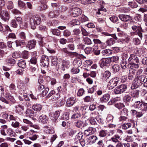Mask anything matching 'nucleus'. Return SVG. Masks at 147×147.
<instances>
[{
	"instance_id": "57",
	"label": "nucleus",
	"mask_w": 147,
	"mask_h": 147,
	"mask_svg": "<svg viewBox=\"0 0 147 147\" xmlns=\"http://www.w3.org/2000/svg\"><path fill=\"white\" fill-rule=\"evenodd\" d=\"M84 90L83 88L79 89L77 93V96H82L84 94Z\"/></svg>"
},
{
	"instance_id": "49",
	"label": "nucleus",
	"mask_w": 147,
	"mask_h": 147,
	"mask_svg": "<svg viewBox=\"0 0 147 147\" xmlns=\"http://www.w3.org/2000/svg\"><path fill=\"white\" fill-rule=\"evenodd\" d=\"M20 125V123L18 121H13L12 122L11 125V126L15 128H17L19 127Z\"/></svg>"
},
{
	"instance_id": "13",
	"label": "nucleus",
	"mask_w": 147,
	"mask_h": 147,
	"mask_svg": "<svg viewBox=\"0 0 147 147\" xmlns=\"http://www.w3.org/2000/svg\"><path fill=\"white\" fill-rule=\"evenodd\" d=\"M75 126L78 128H82L86 126L88 124L86 121L81 120H77L74 123Z\"/></svg>"
},
{
	"instance_id": "18",
	"label": "nucleus",
	"mask_w": 147,
	"mask_h": 147,
	"mask_svg": "<svg viewBox=\"0 0 147 147\" xmlns=\"http://www.w3.org/2000/svg\"><path fill=\"white\" fill-rule=\"evenodd\" d=\"M118 17L121 21L123 22H127L131 19L130 16L125 14H119Z\"/></svg>"
},
{
	"instance_id": "5",
	"label": "nucleus",
	"mask_w": 147,
	"mask_h": 147,
	"mask_svg": "<svg viewBox=\"0 0 147 147\" xmlns=\"http://www.w3.org/2000/svg\"><path fill=\"white\" fill-rule=\"evenodd\" d=\"M119 80V79L117 77L111 79L109 82L107 86L109 90L112 89L117 85Z\"/></svg>"
},
{
	"instance_id": "42",
	"label": "nucleus",
	"mask_w": 147,
	"mask_h": 147,
	"mask_svg": "<svg viewBox=\"0 0 147 147\" xmlns=\"http://www.w3.org/2000/svg\"><path fill=\"white\" fill-rule=\"evenodd\" d=\"M139 90H135L131 92V96L133 98H137L138 97Z\"/></svg>"
},
{
	"instance_id": "31",
	"label": "nucleus",
	"mask_w": 147,
	"mask_h": 147,
	"mask_svg": "<svg viewBox=\"0 0 147 147\" xmlns=\"http://www.w3.org/2000/svg\"><path fill=\"white\" fill-rule=\"evenodd\" d=\"M115 42V40L112 38H111L107 40L106 43L107 46H110L114 44Z\"/></svg>"
},
{
	"instance_id": "28",
	"label": "nucleus",
	"mask_w": 147,
	"mask_h": 147,
	"mask_svg": "<svg viewBox=\"0 0 147 147\" xmlns=\"http://www.w3.org/2000/svg\"><path fill=\"white\" fill-rule=\"evenodd\" d=\"M7 134L10 137H14L16 135L15 132L11 128H9L6 129Z\"/></svg>"
},
{
	"instance_id": "40",
	"label": "nucleus",
	"mask_w": 147,
	"mask_h": 147,
	"mask_svg": "<svg viewBox=\"0 0 147 147\" xmlns=\"http://www.w3.org/2000/svg\"><path fill=\"white\" fill-rule=\"evenodd\" d=\"M112 69L114 73H116L119 70V65L118 64H114L112 67Z\"/></svg>"
},
{
	"instance_id": "19",
	"label": "nucleus",
	"mask_w": 147,
	"mask_h": 147,
	"mask_svg": "<svg viewBox=\"0 0 147 147\" xmlns=\"http://www.w3.org/2000/svg\"><path fill=\"white\" fill-rule=\"evenodd\" d=\"M36 41L32 40L29 41L26 47L30 49H31L35 47L36 45Z\"/></svg>"
},
{
	"instance_id": "35",
	"label": "nucleus",
	"mask_w": 147,
	"mask_h": 147,
	"mask_svg": "<svg viewBox=\"0 0 147 147\" xmlns=\"http://www.w3.org/2000/svg\"><path fill=\"white\" fill-rule=\"evenodd\" d=\"M18 65L19 67H21L23 69L26 67V65L25 61L22 60H20L19 62L18 63Z\"/></svg>"
},
{
	"instance_id": "48",
	"label": "nucleus",
	"mask_w": 147,
	"mask_h": 147,
	"mask_svg": "<svg viewBox=\"0 0 147 147\" xmlns=\"http://www.w3.org/2000/svg\"><path fill=\"white\" fill-rule=\"evenodd\" d=\"M142 103L140 101H136L134 103V106L136 108H139L142 105Z\"/></svg>"
},
{
	"instance_id": "60",
	"label": "nucleus",
	"mask_w": 147,
	"mask_h": 147,
	"mask_svg": "<svg viewBox=\"0 0 147 147\" xmlns=\"http://www.w3.org/2000/svg\"><path fill=\"white\" fill-rule=\"evenodd\" d=\"M80 20L82 22H85L88 20V18L84 15H82L80 18Z\"/></svg>"
},
{
	"instance_id": "50",
	"label": "nucleus",
	"mask_w": 147,
	"mask_h": 147,
	"mask_svg": "<svg viewBox=\"0 0 147 147\" xmlns=\"http://www.w3.org/2000/svg\"><path fill=\"white\" fill-rule=\"evenodd\" d=\"M51 32L54 35L58 36H59L61 33L60 30L58 29H53Z\"/></svg>"
},
{
	"instance_id": "62",
	"label": "nucleus",
	"mask_w": 147,
	"mask_h": 147,
	"mask_svg": "<svg viewBox=\"0 0 147 147\" xmlns=\"http://www.w3.org/2000/svg\"><path fill=\"white\" fill-rule=\"evenodd\" d=\"M81 33L80 30L79 29H75L73 31V33L76 35H78Z\"/></svg>"
},
{
	"instance_id": "37",
	"label": "nucleus",
	"mask_w": 147,
	"mask_h": 147,
	"mask_svg": "<svg viewBox=\"0 0 147 147\" xmlns=\"http://www.w3.org/2000/svg\"><path fill=\"white\" fill-rule=\"evenodd\" d=\"M127 61L126 59H123L121 63V67L122 69H125L127 68Z\"/></svg>"
},
{
	"instance_id": "52",
	"label": "nucleus",
	"mask_w": 147,
	"mask_h": 147,
	"mask_svg": "<svg viewBox=\"0 0 147 147\" xmlns=\"http://www.w3.org/2000/svg\"><path fill=\"white\" fill-rule=\"evenodd\" d=\"M22 55L23 58L27 59L29 57L28 52L24 51L22 52Z\"/></svg>"
},
{
	"instance_id": "22",
	"label": "nucleus",
	"mask_w": 147,
	"mask_h": 147,
	"mask_svg": "<svg viewBox=\"0 0 147 147\" xmlns=\"http://www.w3.org/2000/svg\"><path fill=\"white\" fill-rule=\"evenodd\" d=\"M62 69L63 71L65 70V68L67 69L70 66V62L69 61L63 60L62 64Z\"/></svg>"
},
{
	"instance_id": "8",
	"label": "nucleus",
	"mask_w": 147,
	"mask_h": 147,
	"mask_svg": "<svg viewBox=\"0 0 147 147\" xmlns=\"http://www.w3.org/2000/svg\"><path fill=\"white\" fill-rule=\"evenodd\" d=\"M23 22L22 18L20 17L17 18L15 17L14 19L11 20V26L12 27L17 28L18 25H20Z\"/></svg>"
},
{
	"instance_id": "46",
	"label": "nucleus",
	"mask_w": 147,
	"mask_h": 147,
	"mask_svg": "<svg viewBox=\"0 0 147 147\" xmlns=\"http://www.w3.org/2000/svg\"><path fill=\"white\" fill-rule=\"evenodd\" d=\"M135 75V72L132 70H129L128 75V78L129 80H132L134 78Z\"/></svg>"
},
{
	"instance_id": "16",
	"label": "nucleus",
	"mask_w": 147,
	"mask_h": 147,
	"mask_svg": "<svg viewBox=\"0 0 147 147\" xmlns=\"http://www.w3.org/2000/svg\"><path fill=\"white\" fill-rule=\"evenodd\" d=\"M59 115V112L58 111L55 113H50L49 115L50 119L54 122H55Z\"/></svg>"
},
{
	"instance_id": "9",
	"label": "nucleus",
	"mask_w": 147,
	"mask_h": 147,
	"mask_svg": "<svg viewBox=\"0 0 147 147\" xmlns=\"http://www.w3.org/2000/svg\"><path fill=\"white\" fill-rule=\"evenodd\" d=\"M32 109L36 111L35 117H37L42 112V106L39 104H34L32 107Z\"/></svg>"
},
{
	"instance_id": "2",
	"label": "nucleus",
	"mask_w": 147,
	"mask_h": 147,
	"mask_svg": "<svg viewBox=\"0 0 147 147\" xmlns=\"http://www.w3.org/2000/svg\"><path fill=\"white\" fill-rule=\"evenodd\" d=\"M123 134V133L121 130H118L117 131V133L111 138V139L113 142L117 143L115 147H123V144L119 141V140H121V137Z\"/></svg>"
},
{
	"instance_id": "56",
	"label": "nucleus",
	"mask_w": 147,
	"mask_h": 147,
	"mask_svg": "<svg viewBox=\"0 0 147 147\" xmlns=\"http://www.w3.org/2000/svg\"><path fill=\"white\" fill-rule=\"evenodd\" d=\"M110 59V62H116L119 60V57L117 56H115L112 57Z\"/></svg>"
},
{
	"instance_id": "64",
	"label": "nucleus",
	"mask_w": 147,
	"mask_h": 147,
	"mask_svg": "<svg viewBox=\"0 0 147 147\" xmlns=\"http://www.w3.org/2000/svg\"><path fill=\"white\" fill-rule=\"evenodd\" d=\"M71 71L72 74H76L79 72L80 70L77 68H73L71 69Z\"/></svg>"
},
{
	"instance_id": "39",
	"label": "nucleus",
	"mask_w": 147,
	"mask_h": 147,
	"mask_svg": "<svg viewBox=\"0 0 147 147\" xmlns=\"http://www.w3.org/2000/svg\"><path fill=\"white\" fill-rule=\"evenodd\" d=\"M94 51V49L90 47H86L84 50L86 54H87L91 53Z\"/></svg>"
},
{
	"instance_id": "12",
	"label": "nucleus",
	"mask_w": 147,
	"mask_h": 147,
	"mask_svg": "<svg viewBox=\"0 0 147 147\" xmlns=\"http://www.w3.org/2000/svg\"><path fill=\"white\" fill-rule=\"evenodd\" d=\"M37 132L34 130L31 129L28 133L29 135L28 138L30 140L32 141L36 140L38 137V136L35 134Z\"/></svg>"
},
{
	"instance_id": "45",
	"label": "nucleus",
	"mask_w": 147,
	"mask_h": 147,
	"mask_svg": "<svg viewBox=\"0 0 147 147\" xmlns=\"http://www.w3.org/2000/svg\"><path fill=\"white\" fill-rule=\"evenodd\" d=\"M99 115V113L98 110L94 111L90 114V116L92 118H95L98 117Z\"/></svg>"
},
{
	"instance_id": "10",
	"label": "nucleus",
	"mask_w": 147,
	"mask_h": 147,
	"mask_svg": "<svg viewBox=\"0 0 147 147\" xmlns=\"http://www.w3.org/2000/svg\"><path fill=\"white\" fill-rule=\"evenodd\" d=\"M41 65L43 67H47L49 64V59L48 56L43 55L40 60Z\"/></svg>"
},
{
	"instance_id": "53",
	"label": "nucleus",
	"mask_w": 147,
	"mask_h": 147,
	"mask_svg": "<svg viewBox=\"0 0 147 147\" xmlns=\"http://www.w3.org/2000/svg\"><path fill=\"white\" fill-rule=\"evenodd\" d=\"M30 62L32 64L35 65H37V61L36 57V56L33 57L31 59Z\"/></svg>"
},
{
	"instance_id": "30",
	"label": "nucleus",
	"mask_w": 147,
	"mask_h": 147,
	"mask_svg": "<svg viewBox=\"0 0 147 147\" xmlns=\"http://www.w3.org/2000/svg\"><path fill=\"white\" fill-rule=\"evenodd\" d=\"M125 38L120 39L118 40V42H121L123 43L125 42L128 43L130 40V38L127 35H125Z\"/></svg>"
},
{
	"instance_id": "47",
	"label": "nucleus",
	"mask_w": 147,
	"mask_h": 147,
	"mask_svg": "<svg viewBox=\"0 0 147 147\" xmlns=\"http://www.w3.org/2000/svg\"><path fill=\"white\" fill-rule=\"evenodd\" d=\"M131 126V124L130 123H127L123 124L122 126V128L124 129H126Z\"/></svg>"
},
{
	"instance_id": "17",
	"label": "nucleus",
	"mask_w": 147,
	"mask_h": 147,
	"mask_svg": "<svg viewBox=\"0 0 147 147\" xmlns=\"http://www.w3.org/2000/svg\"><path fill=\"white\" fill-rule=\"evenodd\" d=\"M95 129L91 127L88 128L84 131V134L87 136L91 135L94 133Z\"/></svg>"
},
{
	"instance_id": "20",
	"label": "nucleus",
	"mask_w": 147,
	"mask_h": 147,
	"mask_svg": "<svg viewBox=\"0 0 147 147\" xmlns=\"http://www.w3.org/2000/svg\"><path fill=\"white\" fill-rule=\"evenodd\" d=\"M110 98V95L108 93L106 94L100 98V101L102 102H106L109 100Z\"/></svg>"
},
{
	"instance_id": "14",
	"label": "nucleus",
	"mask_w": 147,
	"mask_h": 147,
	"mask_svg": "<svg viewBox=\"0 0 147 147\" xmlns=\"http://www.w3.org/2000/svg\"><path fill=\"white\" fill-rule=\"evenodd\" d=\"M76 100L75 97H71L68 98L66 102V106L67 107L72 106L75 103Z\"/></svg>"
},
{
	"instance_id": "34",
	"label": "nucleus",
	"mask_w": 147,
	"mask_h": 147,
	"mask_svg": "<svg viewBox=\"0 0 147 147\" xmlns=\"http://www.w3.org/2000/svg\"><path fill=\"white\" fill-rule=\"evenodd\" d=\"M83 136V133L82 132H80L75 136V140L76 142L78 141H80V140H81Z\"/></svg>"
},
{
	"instance_id": "44",
	"label": "nucleus",
	"mask_w": 147,
	"mask_h": 147,
	"mask_svg": "<svg viewBox=\"0 0 147 147\" xmlns=\"http://www.w3.org/2000/svg\"><path fill=\"white\" fill-rule=\"evenodd\" d=\"M115 106L119 110L121 109L122 108H123L125 106L123 104L120 102L115 103Z\"/></svg>"
},
{
	"instance_id": "51",
	"label": "nucleus",
	"mask_w": 147,
	"mask_h": 147,
	"mask_svg": "<svg viewBox=\"0 0 147 147\" xmlns=\"http://www.w3.org/2000/svg\"><path fill=\"white\" fill-rule=\"evenodd\" d=\"M45 88V86L43 84H38L37 85V89L39 92H41Z\"/></svg>"
},
{
	"instance_id": "7",
	"label": "nucleus",
	"mask_w": 147,
	"mask_h": 147,
	"mask_svg": "<svg viewBox=\"0 0 147 147\" xmlns=\"http://www.w3.org/2000/svg\"><path fill=\"white\" fill-rule=\"evenodd\" d=\"M127 86L125 84H121L116 87L114 90V92L116 94H121L126 90Z\"/></svg>"
},
{
	"instance_id": "58",
	"label": "nucleus",
	"mask_w": 147,
	"mask_h": 147,
	"mask_svg": "<svg viewBox=\"0 0 147 147\" xmlns=\"http://www.w3.org/2000/svg\"><path fill=\"white\" fill-rule=\"evenodd\" d=\"M134 58L132 59V61H131V63H139V61L138 58L137 57L134 55V56H133Z\"/></svg>"
},
{
	"instance_id": "11",
	"label": "nucleus",
	"mask_w": 147,
	"mask_h": 147,
	"mask_svg": "<svg viewBox=\"0 0 147 147\" xmlns=\"http://www.w3.org/2000/svg\"><path fill=\"white\" fill-rule=\"evenodd\" d=\"M0 17L2 20L7 21L9 19L10 16L8 11L5 10H3L0 12Z\"/></svg>"
},
{
	"instance_id": "21",
	"label": "nucleus",
	"mask_w": 147,
	"mask_h": 147,
	"mask_svg": "<svg viewBox=\"0 0 147 147\" xmlns=\"http://www.w3.org/2000/svg\"><path fill=\"white\" fill-rule=\"evenodd\" d=\"M59 10H56L55 11L50 12L48 16L50 18L56 17L59 15Z\"/></svg>"
},
{
	"instance_id": "55",
	"label": "nucleus",
	"mask_w": 147,
	"mask_h": 147,
	"mask_svg": "<svg viewBox=\"0 0 147 147\" xmlns=\"http://www.w3.org/2000/svg\"><path fill=\"white\" fill-rule=\"evenodd\" d=\"M96 30L99 32H102V34L105 36H109L110 34L106 32H102V29L101 28H96Z\"/></svg>"
},
{
	"instance_id": "3",
	"label": "nucleus",
	"mask_w": 147,
	"mask_h": 147,
	"mask_svg": "<svg viewBox=\"0 0 147 147\" xmlns=\"http://www.w3.org/2000/svg\"><path fill=\"white\" fill-rule=\"evenodd\" d=\"M41 18L38 15H36L31 18L30 20V23L31 28L34 29L36 26L40 24Z\"/></svg>"
},
{
	"instance_id": "38",
	"label": "nucleus",
	"mask_w": 147,
	"mask_h": 147,
	"mask_svg": "<svg viewBox=\"0 0 147 147\" xmlns=\"http://www.w3.org/2000/svg\"><path fill=\"white\" fill-rule=\"evenodd\" d=\"M131 98V97L130 95H126L124 96L123 100L125 103H129L130 101Z\"/></svg>"
},
{
	"instance_id": "23",
	"label": "nucleus",
	"mask_w": 147,
	"mask_h": 147,
	"mask_svg": "<svg viewBox=\"0 0 147 147\" xmlns=\"http://www.w3.org/2000/svg\"><path fill=\"white\" fill-rule=\"evenodd\" d=\"M40 122L43 123H47L48 121L47 117L45 115L42 114L40 115L38 119Z\"/></svg>"
},
{
	"instance_id": "15",
	"label": "nucleus",
	"mask_w": 147,
	"mask_h": 147,
	"mask_svg": "<svg viewBox=\"0 0 147 147\" xmlns=\"http://www.w3.org/2000/svg\"><path fill=\"white\" fill-rule=\"evenodd\" d=\"M71 13L73 17L78 16L82 13V11L80 8L75 7L73 8Z\"/></svg>"
},
{
	"instance_id": "27",
	"label": "nucleus",
	"mask_w": 147,
	"mask_h": 147,
	"mask_svg": "<svg viewBox=\"0 0 147 147\" xmlns=\"http://www.w3.org/2000/svg\"><path fill=\"white\" fill-rule=\"evenodd\" d=\"M111 73L109 71H107L104 72L102 76V79L104 80H106L108 79L111 76Z\"/></svg>"
},
{
	"instance_id": "26",
	"label": "nucleus",
	"mask_w": 147,
	"mask_h": 147,
	"mask_svg": "<svg viewBox=\"0 0 147 147\" xmlns=\"http://www.w3.org/2000/svg\"><path fill=\"white\" fill-rule=\"evenodd\" d=\"M108 134L107 131L106 130L101 129L98 132V136L100 137H105Z\"/></svg>"
},
{
	"instance_id": "1",
	"label": "nucleus",
	"mask_w": 147,
	"mask_h": 147,
	"mask_svg": "<svg viewBox=\"0 0 147 147\" xmlns=\"http://www.w3.org/2000/svg\"><path fill=\"white\" fill-rule=\"evenodd\" d=\"M143 82L144 86L147 88V78H145V76L144 75L138 76L134 80L131 87V89H134L137 88L139 86L142 85Z\"/></svg>"
},
{
	"instance_id": "41",
	"label": "nucleus",
	"mask_w": 147,
	"mask_h": 147,
	"mask_svg": "<svg viewBox=\"0 0 147 147\" xmlns=\"http://www.w3.org/2000/svg\"><path fill=\"white\" fill-rule=\"evenodd\" d=\"M83 41L85 44L90 45L92 44V41L90 39L86 37L83 38Z\"/></svg>"
},
{
	"instance_id": "36",
	"label": "nucleus",
	"mask_w": 147,
	"mask_h": 147,
	"mask_svg": "<svg viewBox=\"0 0 147 147\" xmlns=\"http://www.w3.org/2000/svg\"><path fill=\"white\" fill-rule=\"evenodd\" d=\"M44 129L45 132L47 133L52 134L54 132L53 130L51 129L50 127L47 126H45Z\"/></svg>"
},
{
	"instance_id": "61",
	"label": "nucleus",
	"mask_w": 147,
	"mask_h": 147,
	"mask_svg": "<svg viewBox=\"0 0 147 147\" xmlns=\"http://www.w3.org/2000/svg\"><path fill=\"white\" fill-rule=\"evenodd\" d=\"M133 41L134 43L136 45H139L140 43V40L138 38H134L133 39Z\"/></svg>"
},
{
	"instance_id": "25",
	"label": "nucleus",
	"mask_w": 147,
	"mask_h": 147,
	"mask_svg": "<svg viewBox=\"0 0 147 147\" xmlns=\"http://www.w3.org/2000/svg\"><path fill=\"white\" fill-rule=\"evenodd\" d=\"M3 96L5 97L13 102H15V100L13 96H11L9 93L6 92Z\"/></svg>"
},
{
	"instance_id": "29",
	"label": "nucleus",
	"mask_w": 147,
	"mask_h": 147,
	"mask_svg": "<svg viewBox=\"0 0 147 147\" xmlns=\"http://www.w3.org/2000/svg\"><path fill=\"white\" fill-rule=\"evenodd\" d=\"M112 51L109 49H107L104 50L101 52L102 55L106 56H109L112 54Z\"/></svg>"
},
{
	"instance_id": "59",
	"label": "nucleus",
	"mask_w": 147,
	"mask_h": 147,
	"mask_svg": "<svg viewBox=\"0 0 147 147\" xmlns=\"http://www.w3.org/2000/svg\"><path fill=\"white\" fill-rule=\"evenodd\" d=\"M52 65L56 66L57 63V58L56 57H54L52 59Z\"/></svg>"
},
{
	"instance_id": "4",
	"label": "nucleus",
	"mask_w": 147,
	"mask_h": 147,
	"mask_svg": "<svg viewBox=\"0 0 147 147\" xmlns=\"http://www.w3.org/2000/svg\"><path fill=\"white\" fill-rule=\"evenodd\" d=\"M132 29L134 31H136L138 33V35L140 37V39L142 40L143 37V34L145 32L144 30L140 26L133 25L131 26Z\"/></svg>"
},
{
	"instance_id": "6",
	"label": "nucleus",
	"mask_w": 147,
	"mask_h": 147,
	"mask_svg": "<svg viewBox=\"0 0 147 147\" xmlns=\"http://www.w3.org/2000/svg\"><path fill=\"white\" fill-rule=\"evenodd\" d=\"M110 63L109 58H102L100 61L99 64L102 68H106L109 66Z\"/></svg>"
},
{
	"instance_id": "24",
	"label": "nucleus",
	"mask_w": 147,
	"mask_h": 147,
	"mask_svg": "<svg viewBox=\"0 0 147 147\" xmlns=\"http://www.w3.org/2000/svg\"><path fill=\"white\" fill-rule=\"evenodd\" d=\"M26 116L30 118H32L33 117L35 116L36 113L32 109H28L26 111Z\"/></svg>"
},
{
	"instance_id": "54",
	"label": "nucleus",
	"mask_w": 147,
	"mask_h": 147,
	"mask_svg": "<svg viewBox=\"0 0 147 147\" xmlns=\"http://www.w3.org/2000/svg\"><path fill=\"white\" fill-rule=\"evenodd\" d=\"M70 24L73 25V26L76 25H79L80 22L79 21L77 20L73 19L70 22Z\"/></svg>"
},
{
	"instance_id": "33",
	"label": "nucleus",
	"mask_w": 147,
	"mask_h": 147,
	"mask_svg": "<svg viewBox=\"0 0 147 147\" xmlns=\"http://www.w3.org/2000/svg\"><path fill=\"white\" fill-rule=\"evenodd\" d=\"M6 63L9 64H10L13 65L16 63V61L14 59L11 58H7L5 60Z\"/></svg>"
},
{
	"instance_id": "32",
	"label": "nucleus",
	"mask_w": 147,
	"mask_h": 147,
	"mask_svg": "<svg viewBox=\"0 0 147 147\" xmlns=\"http://www.w3.org/2000/svg\"><path fill=\"white\" fill-rule=\"evenodd\" d=\"M130 67L132 69L134 70H136L139 67V63H130L129 64Z\"/></svg>"
},
{
	"instance_id": "43",
	"label": "nucleus",
	"mask_w": 147,
	"mask_h": 147,
	"mask_svg": "<svg viewBox=\"0 0 147 147\" xmlns=\"http://www.w3.org/2000/svg\"><path fill=\"white\" fill-rule=\"evenodd\" d=\"M88 139L91 143H94L98 139V138L96 136H92L89 137Z\"/></svg>"
},
{
	"instance_id": "63",
	"label": "nucleus",
	"mask_w": 147,
	"mask_h": 147,
	"mask_svg": "<svg viewBox=\"0 0 147 147\" xmlns=\"http://www.w3.org/2000/svg\"><path fill=\"white\" fill-rule=\"evenodd\" d=\"M110 20L113 22L115 23L118 20L117 17L115 16H113L109 18Z\"/></svg>"
}]
</instances>
